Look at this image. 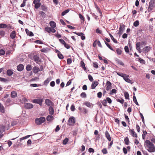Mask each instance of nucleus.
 I'll return each mask as SVG.
<instances>
[{
    "label": "nucleus",
    "mask_w": 155,
    "mask_h": 155,
    "mask_svg": "<svg viewBox=\"0 0 155 155\" xmlns=\"http://www.w3.org/2000/svg\"><path fill=\"white\" fill-rule=\"evenodd\" d=\"M144 146L146 148H147V150L149 152L152 153L155 152V146L149 140H146L145 141Z\"/></svg>",
    "instance_id": "obj_1"
},
{
    "label": "nucleus",
    "mask_w": 155,
    "mask_h": 155,
    "mask_svg": "<svg viewBox=\"0 0 155 155\" xmlns=\"http://www.w3.org/2000/svg\"><path fill=\"white\" fill-rule=\"evenodd\" d=\"M46 120L45 118L41 117L39 118H36L35 119V123L37 125H39L43 123Z\"/></svg>",
    "instance_id": "obj_2"
},
{
    "label": "nucleus",
    "mask_w": 155,
    "mask_h": 155,
    "mask_svg": "<svg viewBox=\"0 0 155 155\" xmlns=\"http://www.w3.org/2000/svg\"><path fill=\"white\" fill-rule=\"evenodd\" d=\"M155 6V0H150L149 3V6L148 9L149 11L152 10Z\"/></svg>",
    "instance_id": "obj_3"
},
{
    "label": "nucleus",
    "mask_w": 155,
    "mask_h": 155,
    "mask_svg": "<svg viewBox=\"0 0 155 155\" xmlns=\"http://www.w3.org/2000/svg\"><path fill=\"white\" fill-rule=\"evenodd\" d=\"M43 101V98L35 99L32 101L33 103L38 104L40 106H42Z\"/></svg>",
    "instance_id": "obj_4"
},
{
    "label": "nucleus",
    "mask_w": 155,
    "mask_h": 155,
    "mask_svg": "<svg viewBox=\"0 0 155 155\" xmlns=\"http://www.w3.org/2000/svg\"><path fill=\"white\" fill-rule=\"evenodd\" d=\"M75 123V118L73 117H71L69 118L68 121V124L69 125H73Z\"/></svg>",
    "instance_id": "obj_5"
},
{
    "label": "nucleus",
    "mask_w": 155,
    "mask_h": 155,
    "mask_svg": "<svg viewBox=\"0 0 155 155\" xmlns=\"http://www.w3.org/2000/svg\"><path fill=\"white\" fill-rule=\"evenodd\" d=\"M25 108L27 109H30L33 107V105L31 103H25L24 105Z\"/></svg>",
    "instance_id": "obj_6"
},
{
    "label": "nucleus",
    "mask_w": 155,
    "mask_h": 155,
    "mask_svg": "<svg viewBox=\"0 0 155 155\" xmlns=\"http://www.w3.org/2000/svg\"><path fill=\"white\" fill-rule=\"evenodd\" d=\"M45 30L48 33H54L56 31L55 30L54 28L47 27L45 28Z\"/></svg>",
    "instance_id": "obj_7"
},
{
    "label": "nucleus",
    "mask_w": 155,
    "mask_h": 155,
    "mask_svg": "<svg viewBox=\"0 0 155 155\" xmlns=\"http://www.w3.org/2000/svg\"><path fill=\"white\" fill-rule=\"evenodd\" d=\"M111 83L109 81H107L106 84V90L107 91H109L112 88Z\"/></svg>",
    "instance_id": "obj_8"
},
{
    "label": "nucleus",
    "mask_w": 155,
    "mask_h": 155,
    "mask_svg": "<svg viewBox=\"0 0 155 155\" xmlns=\"http://www.w3.org/2000/svg\"><path fill=\"white\" fill-rule=\"evenodd\" d=\"M124 25H120L119 28V31L118 34L119 35H121L123 32V31L124 30Z\"/></svg>",
    "instance_id": "obj_9"
},
{
    "label": "nucleus",
    "mask_w": 155,
    "mask_h": 155,
    "mask_svg": "<svg viewBox=\"0 0 155 155\" xmlns=\"http://www.w3.org/2000/svg\"><path fill=\"white\" fill-rule=\"evenodd\" d=\"M141 45V43L140 42H138L137 43L136 45V47L137 50L140 53L142 52L140 49Z\"/></svg>",
    "instance_id": "obj_10"
},
{
    "label": "nucleus",
    "mask_w": 155,
    "mask_h": 155,
    "mask_svg": "<svg viewBox=\"0 0 155 155\" xmlns=\"http://www.w3.org/2000/svg\"><path fill=\"white\" fill-rule=\"evenodd\" d=\"M12 102V100L10 98H8L6 101L5 102L4 104L6 107H8L10 105H12V104L10 103Z\"/></svg>",
    "instance_id": "obj_11"
},
{
    "label": "nucleus",
    "mask_w": 155,
    "mask_h": 155,
    "mask_svg": "<svg viewBox=\"0 0 155 155\" xmlns=\"http://www.w3.org/2000/svg\"><path fill=\"white\" fill-rule=\"evenodd\" d=\"M129 132L130 133V135L133 137H137V134L134 131V129H130Z\"/></svg>",
    "instance_id": "obj_12"
},
{
    "label": "nucleus",
    "mask_w": 155,
    "mask_h": 155,
    "mask_svg": "<svg viewBox=\"0 0 155 155\" xmlns=\"http://www.w3.org/2000/svg\"><path fill=\"white\" fill-rule=\"evenodd\" d=\"M45 104L48 106H50L52 105L53 104V103L52 101L49 99H47L45 101Z\"/></svg>",
    "instance_id": "obj_13"
},
{
    "label": "nucleus",
    "mask_w": 155,
    "mask_h": 155,
    "mask_svg": "<svg viewBox=\"0 0 155 155\" xmlns=\"http://www.w3.org/2000/svg\"><path fill=\"white\" fill-rule=\"evenodd\" d=\"M105 136L106 137L107 139L109 141H110L111 140V138L110 136V134L109 132L106 131L105 132Z\"/></svg>",
    "instance_id": "obj_14"
},
{
    "label": "nucleus",
    "mask_w": 155,
    "mask_h": 155,
    "mask_svg": "<svg viewBox=\"0 0 155 155\" xmlns=\"http://www.w3.org/2000/svg\"><path fill=\"white\" fill-rule=\"evenodd\" d=\"M151 48L152 47H150V46H147L144 48L143 50L145 52L147 53L151 50Z\"/></svg>",
    "instance_id": "obj_15"
},
{
    "label": "nucleus",
    "mask_w": 155,
    "mask_h": 155,
    "mask_svg": "<svg viewBox=\"0 0 155 155\" xmlns=\"http://www.w3.org/2000/svg\"><path fill=\"white\" fill-rule=\"evenodd\" d=\"M17 92L15 91H12L11 93V96L12 98H15L17 97Z\"/></svg>",
    "instance_id": "obj_16"
},
{
    "label": "nucleus",
    "mask_w": 155,
    "mask_h": 155,
    "mask_svg": "<svg viewBox=\"0 0 155 155\" xmlns=\"http://www.w3.org/2000/svg\"><path fill=\"white\" fill-rule=\"evenodd\" d=\"M24 69V66L22 64H20L17 66V70L19 71H21Z\"/></svg>",
    "instance_id": "obj_17"
},
{
    "label": "nucleus",
    "mask_w": 155,
    "mask_h": 155,
    "mask_svg": "<svg viewBox=\"0 0 155 155\" xmlns=\"http://www.w3.org/2000/svg\"><path fill=\"white\" fill-rule=\"evenodd\" d=\"M98 83L97 81H95L91 85V89H94L98 85Z\"/></svg>",
    "instance_id": "obj_18"
},
{
    "label": "nucleus",
    "mask_w": 155,
    "mask_h": 155,
    "mask_svg": "<svg viewBox=\"0 0 155 155\" xmlns=\"http://www.w3.org/2000/svg\"><path fill=\"white\" fill-rule=\"evenodd\" d=\"M128 77L129 75H126V76H125L124 77L123 79L126 82L130 83H131V81L128 78Z\"/></svg>",
    "instance_id": "obj_19"
},
{
    "label": "nucleus",
    "mask_w": 155,
    "mask_h": 155,
    "mask_svg": "<svg viewBox=\"0 0 155 155\" xmlns=\"http://www.w3.org/2000/svg\"><path fill=\"white\" fill-rule=\"evenodd\" d=\"M25 31L27 34L30 36H34L33 33L32 32L30 31L28 29H26Z\"/></svg>",
    "instance_id": "obj_20"
},
{
    "label": "nucleus",
    "mask_w": 155,
    "mask_h": 155,
    "mask_svg": "<svg viewBox=\"0 0 155 155\" xmlns=\"http://www.w3.org/2000/svg\"><path fill=\"white\" fill-rule=\"evenodd\" d=\"M33 71L34 73L36 74L39 71H40L39 68L36 66H35L33 67Z\"/></svg>",
    "instance_id": "obj_21"
},
{
    "label": "nucleus",
    "mask_w": 155,
    "mask_h": 155,
    "mask_svg": "<svg viewBox=\"0 0 155 155\" xmlns=\"http://www.w3.org/2000/svg\"><path fill=\"white\" fill-rule=\"evenodd\" d=\"M33 58L34 61L37 63H38L40 61L39 57L37 56L34 55L33 57Z\"/></svg>",
    "instance_id": "obj_22"
},
{
    "label": "nucleus",
    "mask_w": 155,
    "mask_h": 155,
    "mask_svg": "<svg viewBox=\"0 0 155 155\" xmlns=\"http://www.w3.org/2000/svg\"><path fill=\"white\" fill-rule=\"evenodd\" d=\"M54 119V117L51 115H49L46 118L47 120L48 121H51Z\"/></svg>",
    "instance_id": "obj_23"
},
{
    "label": "nucleus",
    "mask_w": 155,
    "mask_h": 155,
    "mask_svg": "<svg viewBox=\"0 0 155 155\" xmlns=\"http://www.w3.org/2000/svg\"><path fill=\"white\" fill-rule=\"evenodd\" d=\"M48 110L50 114L52 115L54 114V110L53 108L51 106L49 107Z\"/></svg>",
    "instance_id": "obj_24"
},
{
    "label": "nucleus",
    "mask_w": 155,
    "mask_h": 155,
    "mask_svg": "<svg viewBox=\"0 0 155 155\" xmlns=\"http://www.w3.org/2000/svg\"><path fill=\"white\" fill-rule=\"evenodd\" d=\"M50 26L52 28H54L56 27V23L53 21H51L49 23Z\"/></svg>",
    "instance_id": "obj_25"
},
{
    "label": "nucleus",
    "mask_w": 155,
    "mask_h": 155,
    "mask_svg": "<svg viewBox=\"0 0 155 155\" xmlns=\"http://www.w3.org/2000/svg\"><path fill=\"white\" fill-rule=\"evenodd\" d=\"M16 36L15 31H12L11 33L10 36V37L12 39H14Z\"/></svg>",
    "instance_id": "obj_26"
},
{
    "label": "nucleus",
    "mask_w": 155,
    "mask_h": 155,
    "mask_svg": "<svg viewBox=\"0 0 155 155\" xmlns=\"http://www.w3.org/2000/svg\"><path fill=\"white\" fill-rule=\"evenodd\" d=\"M109 34L113 42L115 43H117V40L114 38L113 36L110 33H109Z\"/></svg>",
    "instance_id": "obj_27"
},
{
    "label": "nucleus",
    "mask_w": 155,
    "mask_h": 155,
    "mask_svg": "<svg viewBox=\"0 0 155 155\" xmlns=\"http://www.w3.org/2000/svg\"><path fill=\"white\" fill-rule=\"evenodd\" d=\"M80 65L84 71L86 70V68L85 67V64L84 62L83 61H81L80 62Z\"/></svg>",
    "instance_id": "obj_28"
},
{
    "label": "nucleus",
    "mask_w": 155,
    "mask_h": 155,
    "mask_svg": "<svg viewBox=\"0 0 155 155\" xmlns=\"http://www.w3.org/2000/svg\"><path fill=\"white\" fill-rule=\"evenodd\" d=\"M7 74L8 76H10L13 74V72L12 70L8 69L7 71Z\"/></svg>",
    "instance_id": "obj_29"
},
{
    "label": "nucleus",
    "mask_w": 155,
    "mask_h": 155,
    "mask_svg": "<svg viewBox=\"0 0 155 155\" xmlns=\"http://www.w3.org/2000/svg\"><path fill=\"white\" fill-rule=\"evenodd\" d=\"M51 80V78H47L44 81V84L45 85H47L49 83L50 81Z\"/></svg>",
    "instance_id": "obj_30"
},
{
    "label": "nucleus",
    "mask_w": 155,
    "mask_h": 155,
    "mask_svg": "<svg viewBox=\"0 0 155 155\" xmlns=\"http://www.w3.org/2000/svg\"><path fill=\"white\" fill-rule=\"evenodd\" d=\"M116 61L117 63L123 66L124 65V63H123V62L119 59L117 58L116 59Z\"/></svg>",
    "instance_id": "obj_31"
},
{
    "label": "nucleus",
    "mask_w": 155,
    "mask_h": 155,
    "mask_svg": "<svg viewBox=\"0 0 155 155\" xmlns=\"http://www.w3.org/2000/svg\"><path fill=\"white\" fill-rule=\"evenodd\" d=\"M124 97L126 99H129V95L128 93L127 92H125L124 93Z\"/></svg>",
    "instance_id": "obj_32"
},
{
    "label": "nucleus",
    "mask_w": 155,
    "mask_h": 155,
    "mask_svg": "<svg viewBox=\"0 0 155 155\" xmlns=\"http://www.w3.org/2000/svg\"><path fill=\"white\" fill-rule=\"evenodd\" d=\"M30 136H31L30 135H28L26 136L25 137H21V138H20L19 141L21 142L22 140H24L30 137Z\"/></svg>",
    "instance_id": "obj_33"
},
{
    "label": "nucleus",
    "mask_w": 155,
    "mask_h": 155,
    "mask_svg": "<svg viewBox=\"0 0 155 155\" xmlns=\"http://www.w3.org/2000/svg\"><path fill=\"white\" fill-rule=\"evenodd\" d=\"M84 104L87 107H91V104L89 102L86 101L84 103Z\"/></svg>",
    "instance_id": "obj_34"
},
{
    "label": "nucleus",
    "mask_w": 155,
    "mask_h": 155,
    "mask_svg": "<svg viewBox=\"0 0 155 155\" xmlns=\"http://www.w3.org/2000/svg\"><path fill=\"white\" fill-rule=\"evenodd\" d=\"M32 69L31 66L30 64H28L26 67V69L27 71H30Z\"/></svg>",
    "instance_id": "obj_35"
},
{
    "label": "nucleus",
    "mask_w": 155,
    "mask_h": 155,
    "mask_svg": "<svg viewBox=\"0 0 155 155\" xmlns=\"http://www.w3.org/2000/svg\"><path fill=\"white\" fill-rule=\"evenodd\" d=\"M8 27V25L4 24H0V28H5Z\"/></svg>",
    "instance_id": "obj_36"
},
{
    "label": "nucleus",
    "mask_w": 155,
    "mask_h": 155,
    "mask_svg": "<svg viewBox=\"0 0 155 155\" xmlns=\"http://www.w3.org/2000/svg\"><path fill=\"white\" fill-rule=\"evenodd\" d=\"M116 51L117 54L118 55H120L122 54V51L121 50V49H120L119 48H117L116 49Z\"/></svg>",
    "instance_id": "obj_37"
},
{
    "label": "nucleus",
    "mask_w": 155,
    "mask_h": 155,
    "mask_svg": "<svg viewBox=\"0 0 155 155\" xmlns=\"http://www.w3.org/2000/svg\"><path fill=\"white\" fill-rule=\"evenodd\" d=\"M133 101L135 103L136 105H139L138 103L137 99H136V97L135 96H133Z\"/></svg>",
    "instance_id": "obj_38"
},
{
    "label": "nucleus",
    "mask_w": 155,
    "mask_h": 155,
    "mask_svg": "<svg viewBox=\"0 0 155 155\" xmlns=\"http://www.w3.org/2000/svg\"><path fill=\"white\" fill-rule=\"evenodd\" d=\"M124 142L126 145H128L129 143V140L128 137H126L124 140Z\"/></svg>",
    "instance_id": "obj_39"
},
{
    "label": "nucleus",
    "mask_w": 155,
    "mask_h": 155,
    "mask_svg": "<svg viewBox=\"0 0 155 155\" xmlns=\"http://www.w3.org/2000/svg\"><path fill=\"white\" fill-rule=\"evenodd\" d=\"M69 11V10L67 9L65 10H64L61 13V15L62 16H64Z\"/></svg>",
    "instance_id": "obj_40"
},
{
    "label": "nucleus",
    "mask_w": 155,
    "mask_h": 155,
    "mask_svg": "<svg viewBox=\"0 0 155 155\" xmlns=\"http://www.w3.org/2000/svg\"><path fill=\"white\" fill-rule=\"evenodd\" d=\"M117 74L118 75L123 77V78H124V76H125L126 75V74H123V73H120V72H117Z\"/></svg>",
    "instance_id": "obj_41"
},
{
    "label": "nucleus",
    "mask_w": 155,
    "mask_h": 155,
    "mask_svg": "<svg viewBox=\"0 0 155 155\" xmlns=\"http://www.w3.org/2000/svg\"><path fill=\"white\" fill-rule=\"evenodd\" d=\"M104 42L106 45L112 51H114L110 45L108 43H107L106 41H104Z\"/></svg>",
    "instance_id": "obj_42"
},
{
    "label": "nucleus",
    "mask_w": 155,
    "mask_h": 155,
    "mask_svg": "<svg viewBox=\"0 0 155 155\" xmlns=\"http://www.w3.org/2000/svg\"><path fill=\"white\" fill-rule=\"evenodd\" d=\"M68 138H66L64 139L63 141V143L64 145L66 144L68 142Z\"/></svg>",
    "instance_id": "obj_43"
},
{
    "label": "nucleus",
    "mask_w": 155,
    "mask_h": 155,
    "mask_svg": "<svg viewBox=\"0 0 155 155\" xmlns=\"http://www.w3.org/2000/svg\"><path fill=\"white\" fill-rule=\"evenodd\" d=\"M138 61L140 62V63L142 64H144L145 63V61L144 60L141 58H138Z\"/></svg>",
    "instance_id": "obj_44"
},
{
    "label": "nucleus",
    "mask_w": 155,
    "mask_h": 155,
    "mask_svg": "<svg viewBox=\"0 0 155 155\" xmlns=\"http://www.w3.org/2000/svg\"><path fill=\"white\" fill-rule=\"evenodd\" d=\"M0 111L2 113H4L5 112V108L3 106L1 105L0 107Z\"/></svg>",
    "instance_id": "obj_45"
},
{
    "label": "nucleus",
    "mask_w": 155,
    "mask_h": 155,
    "mask_svg": "<svg viewBox=\"0 0 155 155\" xmlns=\"http://www.w3.org/2000/svg\"><path fill=\"white\" fill-rule=\"evenodd\" d=\"M41 4V3L35 4V8L36 9H37V8H38L40 6Z\"/></svg>",
    "instance_id": "obj_46"
},
{
    "label": "nucleus",
    "mask_w": 155,
    "mask_h": 155,
    "mask_svg": "<svg viewBox=\"0 0 155 155\" xmlns=\"http://www.w3.org/2000/svg\"><path fill=\"white\" fill-rule=\"evenodd\" d=\"M102 104L104 106H107V101L105 99H104L101 102Z\"/></svg>",
    "instance_id": "obj_47"
},
{
    "label": "nucleus",
    "mask_w": 155,
    "mask_h": 155,
    "mask_svg": "<svg viewBox=\"0 0 155 155\" xmlns=\"http://www.w3.org/2000/svg\"><path fill=\"white\" fill-rule=\"evenodd\" d=\"M80 96L82 98H86L87 97L86 94L85 92L82 93L81 94Z\"/></svg>",
    "instance_id": "obj_48"
},
{
    "label": "nucleus",
    "mask_w": 155,
    "mask_h": 155,
    "mask_svg": "<svg viewBox=\"0 0 155 155\" xmlns=\"http://www.w3.org/2000/svg\"><path fill=\"white\" fill-rule=\"evenodd\" d=\"M41 9L44 11H45L47 9L46 6L44 5H42L41 6Z\"/></svg>",
    "instance_id": "obj_49"
},
{
    "label": "nucleus",
    "mask_w": 155,
    "mask_h": 155,
    "mask_svg": "<svg viewBox=\"0 0 155 155\" xmlns=\"http://www.w3.org/2000/svg\"><path fill=\"white\" fill-rule=\"evenodd\" d=\"M117 90L115 89L112 90L111 92L109 93L110 95H113L114 94H115L117 92Z\"/></svg>",
    "instance_id": "obj_50"
},
{
    "label": "nucleus",
    "mask_w": 155,
    "mask_h": 155,
    "mask_svg": "<svg viewBox=\"0 0 155 155\" xmlns=\"http://www.w3.org/2000/svg\"><path fill=\"white\" fill-rule=\"evenodd\" d=\"M139 25V22L138 20H136L134 23V25L135 27Z\"/></svg>",
    "instance_id": "obj_51"
},
{
    "label": "nucleus",
    "mask_w": 155,
    "mask_h": 155,
    "mask_svg": "<svg viewBox=\"0 0 155 155\" xmlns=\"http://www.w3.org/2000/svg\"><path fill=\"white\" fill-rule=\"evenodd\" d=\"M34 42L36 44H43V43L42 41H41L38 40H36Z\"/></svg>",
    "instance_id": "obj_52"
},
{
    "label": "nucleus",
    "mask_w": 155,
    "mask_h": 155,
    "mask_svg": "<svg viewBox=\"0 0 155 155\" xmlns=\"http://www.w3.org/2000/svg\"><path fill=\"white\" fill-rule=\"evenodd\" d=\"M72 59L71 58H68L67 59V63L68 64H70L71 63Z\"/></svg>",
    "instance_id": "obj_53"
},
{
    "label": "nucleus",
    "mask_w": 155,
    "mask_h": 155,
    "mask_svg": "<svg viewBox=\"0 0 155 155\" xmlns=\"http://www.w3.org/2000/svg\"><path fill=\"white\" fill-rule=\"evenodd\" d=\"M88 78L89 80L91 82L93 81L94 80L90 74H89L88 75Z\"/></svg>",
    "instance_id": "obj_54"
},
{
    "label": "nucleus",
    "mask_w": 155,
    "mask_h": 155,
    "mask_svg": "<svg viewBox=\"0 0 155 155\" xmlns=\"http://www.w3.org/2000/svg\"><path fill=\"white\" fill-rule=\"evenodd\" d=\"M117 102H118L120 103L121 104H122L124 103V101L122 99H118L117 100Z\"/></svg>",
    "instance_id": "obj_55"
},
{
    "label": "nucleus",
    "mask_w": 155,
    "mask_h": 155,
    "mask_svg": "<svg viewBox=\"0 0 155 155\" xmlns=\"http://www.w3.org/2000/svg\"><path fill=\"white\" fill-rule=\"evenodd\" d=\"M40 15L43 18L45 16L46 14L43 12L41 11L40 12Z\"/></svg>",
    "instance_id": "obj_56"
},
{
    "label": "nucleus",
    "mask_w": 155,
    "mask_h": 155,
    "mask_svg": "<svg viewBox=\"0 0 155 155\" xmlns=\"http://www.w3.org/2000/svg\"><path fill=\"white\" fill-rule=\"evenodd\" d=\"M58 58H60V59H63L64 58L63 55L61 54H60V53L58 54Z\"/></svg>",
    "instance_id": "obj_57"
},
{
    "label": "nucleus",
    "mask_w": 155,
    "mask_h": 155,
    "mask_svg": "<svg viewBox=\"0 0 155 155\" xmlns=\"http://www.w3.org/2000/svg\"><path fill=\"white\" fill-rule=\"evenodd\" d=\"M40 86H41V85H40L39 84L38 85L37 84H30L31 86L32 87H38Z\"/></svg>",
    "instance_id": "obj_58"
},
{
    "label": "nucleus",
    "mask_w": 155,
    "mask_h": 155,
    "mask_svg": "<svg viewBox=\"0 0 155 155\" xmlns=\"http://www.w3.org/2000/svg\"><path fill=\"white\" fill-rule=\"evenodd\" d=\"M124 50L127 53H128L129 52V49L127 46H126L124 47Z\"/></svg>",
    "instance_id": "obj_59"
},
{
    "label": "nucleus",
    "mask_w": 155,
    "mask_h": 155,
    "mask_svg": "<svg viewBox=\"0 0 155 155\" xmlns=\"http://www.w3.org/2000/svg\"><path fill=\"white\" fill-rule=\"evenodd\" d=\"M102 152L104 154H106L107 153V150L105 148L102 150Z\"/></svg>",
    "instance_id": "obj_60"
},
{
    "label": "nucleus",
    "mask_w": 155,
    "mask_h": 155,
    "mask_svg": "<svg viewBox=\"0 0 155 155\" xmlns=\"http://www.w3.org/2000/svg\"><path fill=\"white\" fill-rule=\"evenodd\" d=\"M106 100V101H107L109 104H110L112 102V100L109 97H107Z\"/></svg>",
    "instance_id": "obj_61"
},
{
    "label": "nucleus",
    "mask_w": 155,
    "mask_h": 155,
    "mask_svg": "<svg viewBox=\"0 0 155 155\" xmlns=\"http://www.w3.org/2000/svg\"><path fill=\"white\" fill-rule=\"evenodd\" d=\"M7 81L5 78L0 77V81L3 82H6Z\"/></svg>",
    "instance_id": "obj_62"
},
{
    "label": "nucleus",
    "mask_w": 155,
    "mask_h": 155,
    "mask_svg": "<svg viewBox=\"0 0 155 155\" xmlns=\"http://www.w3.org/2000/svg\"><path fill=\"white\" fill-rule=\"evenodd\" d=\"M5 35V32L4 31H0V35L2 36H4Z\"/></svg>",
    "instance_id": "obj_63"
},
{
    "label": "nucleus",
    "mask_w": 155,
    "mask_h": 155,
    "mask_svg": "<svg viewBox=\"0 0 155 155\" xmlns=\"http://www.w3.org/2000/svg\"><path fill=\"white\" fill-rule=\"evenodd\" d=\"M5 53V51L3 49L0 50V55H3Z\"/></svg>",
    "instance_id": "obj_64"
}]
</instances>
